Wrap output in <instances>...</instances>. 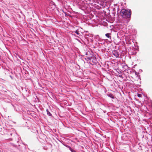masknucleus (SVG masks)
I'll return each mask as SVG.
<instances>
[{
  "mask_svg": "<svg viewBox=\"0 0 152 152\" xmlns=\"http://www.w3.org/2000/svg\"><path fill=\"white\" fill-rule=\"evenodd\" d=\"M120 14L123 18H127L131 17L132 12L131 10L122 9L120 11Z\"/></svg>",
  "mask_w": 152,
  "mask_h": 152,
  "instance_id": "nucleus-1",
  "label": "nucleus"
},
{
  "mask_svg": "<svg viewBox=\"0 0 152 152\" xmlns=\"http://www.w3.org/2000/svg\"><path fill=\"white\" fill-rule=\"evenodd\" d=\"M113 53L116 57H118L119 56V53L116 50H113Z\"/></svg>",
  "mask_w": 152,
  "mask_h": 152,
  "instance_id": "nucleus-2",
  "label": "nucleus"
},
{
  "mask_svg": "<svg viewBox=\"0 0 152 152\" xmlns=\"http://www.w3.org/2000/svg\"><path fill=\"white\" fill-rule=\"evenodd\" d=\"M110 35V33H107L105 34V36H106V37L108 38H110V39H111V38Z\"/></svg>",
  "mask_w": 152,
  "mask_h": 152,
  "instance_id": "nucleus-3",
  "label": "nucleus"
},
{
  "mask_svg": "<svg viewBox=\"0 0 152 152\" xmlns=\"http://www.w3.org/2000/svg\"><path fill=\"white\" fill-rule=\"evenodd\" d=\"M47 113L48 115H49L50 116H51L52 115V114L47 109Z\"/></svg>",
  "mask_w": 152,
  "mask_h": 152,
  "instance_id": "nucleus-4",
  "label": "nucleus"
},
{
  "mask_svg": "<svg viewBox=\"0 0 152 152\" xmlns=\"http://www.w3.org/2000/svg\"><path fill=\"white\" fill-rule=\"evenodd\" d=\"M109 96L111 98H113V99H114V96L113 95L110 94V95H109Z\"/></svg>",
  "mask_w": 152,
  "mask_h": 152,
  "instance_id": "nucleus-5",
  "label": "nucleus"
},
{
  "mask_svg": "<svg viewBox=\"0 0 152 152\" xmlns=\"http://www.w3.org/2000/svg\"><path fill=\"white\" fill-rule=\"evenodd\" d=\"M75 33L77 35H79L80 34V33H79V31L78 30H76L75 31Z\"/></svg>",
  "mask_w": 152,
  "mask_h": 152,
  "instance_id": "nucleus-6",
  "label": "nucleus"
},
{
  "mask_svg": "<svg viewBox=\"0 0 152 152\" xmlns=\"http://www.w3.org/2000/svg\"><path fill=\"white\" fill-rule=\"evenodd\" d=\"M137 96L139 97H142V95L141 94H137Z\"/></svg>",
  "mask_w": 152,
  "mask_h": 152,
  "instance_id": "nucleus-7",
  "label": "nucleus"
},
{
  "mask_svg": "<svg viewBox=\"0 0 152 152\" xmlns=\"http://www.w3.org/2000/svg\"><path fill=\"white\" fill-rule=\"evenodd\" d=\"M70 150H71V151L72 152H76L75 151H74V150L72 149L71 148L70 149Z\"/></svg>",
  "mask_w": 152,
  "mask_h": 152,
  "instance_id": "nucleus-8",
  "label": "nucleus"
}]
</instances>
